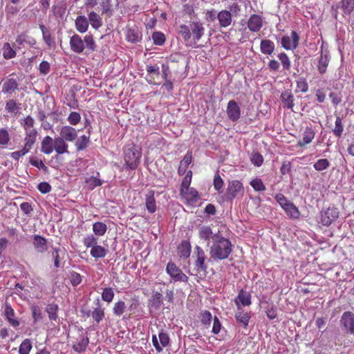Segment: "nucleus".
<instances>
[{
    "instance_id": "obj_1",
    "label": "nucleus",
    "mask_w": 354,
    "mask_h": 354,
    "mask_svg": "<svg viewBox=\"0 0 354 354\" xmlns=\"http://www.w3.org/2000/svg\"><path fill=\"white\" fill-rule=\"evenodd\" d=\"M232 244L229 239L221 234L216 236L209 248L210 259L214 261H221L229 257L232 252Z\"/></svg>"
},
{
    "instance_id": "obj_2",
    "label": "nucleus",
    "mask_w": 354,
    "mask_h": 354,
    "mask_svg": "<svg viewBox=\"0 0 354 354\" xmlns=\"http://www.w3.org/2000/svg\"><path fill=\"white\" fill-rule=\"evenodd\" d=\"M69 44L72 51L78 54L83 53L84 49L91 53L96 48L95 42L91 34L86 35L84 39L80 35L75 34L71 37Z\"/></svg>"
},
{
    "instance_id": "obj_3",
    "label": "nucleus",
    "mask_w": 354,
    "mask_h": 354,
    "mask_svg": "<svg viewBox=\"0 0 354 354\" xmlns=\"http://www.w3.org/2000/svg\"><path fill=\"white\" fill-rule=\"evenodd\" d=\"M141 153L137 146L132 144L125 147L124 149V166L127 168L134 170L140 162Z\"/></svg>"
},
{
    "instance_id": "obj_4",
    "label": "nucleus",
    "mask_w": 354,
    "mask_h": 354,
    "mask_svg": "<svg viewBox=\"0 0 354 354\" xmlns=\"http://www.w3.org/2000/svg\"><path fill=\"white\" fill-rule=\"evenodd\" d=\"M194 259V269L198 273L203 272L205 274L207 270L206 263L207 257L205 251L200 247L196 245L193 253Z\"/></svg>"
},
{
    "instance_id": "obj_5",
    "label": "nucleus",
    "mask_w": 354,
    "mask_h": 354,
    "mask_svg": "<svg viewBox=\"0 0 354 354\" xmlns=\"http://www.w3.org/2000/svg\"><path fill=\"white\" fill-rule=\"evenodd\" d=\"M166 272L174 282H188L189 277L172 261H169L167 264Z\"/></svg>"
},
{
    "instance_id": "obj_6",
    "label": "nucleus",
    "mask_w": 354,
    "mask_h": 354,
    "mask_svg": "<svg viewBox=\"0 0 354 354\" xmlns=\"http://www.w3.org/2000/svg\"><path fill=\"white\" fill-rule=\"evenodd\" d=\"M244 189L243 183L238 180H233L228 183L226 189V198L232 201L239 194L243 195Z\"/></svg>"
},
{
    "instance_id": "obj_7",
    "label": "nucleus",
    "mask_w": 354,
    "mask_h": 354,
    "mask_svg": "<svg viewBox=\"0 0 354 354\" xmlns=\"http://www.w3.org/2000/svg\"><path fill=\"white\" fill-rule=\"evenodd\" d=\"M342 329L348 334L354 335V313L344 312L340 319Z\"/></svg>"
},
{
    "instance_id": "obj_8",
    "label": "nucleus",
    "mask_w": 354,
    "mask_h": 354,
    "mask_svg": "<svg viewBox=\"0 0 354 354\" xmlns=\"http://www.w3.org/2000/svg\"><path fill=\"white\" fill-rule=\"evenodd\" d=\"M180 196L185 201L186 204L195 205L200 199L199 194L194 187L179 191Z\"/></svg>"
},
{
    "instance_id": "obj_9",
    "label": "nucleus",
    "mask_w": 354,
    "mask_h": 354,
    "mask_svg": "<svg viewBox=\"0 0 354 354\" xmlns=\"http://www.w3.org/2000/svg\"><path fill=\"white\" fill-rule=\"evenodd\" d=\"M147 73V82L151 84L160 85L162 78L160 73L159 67L157 66L147 65L146 68Z\"/></svg>"
},
{
    "instance_id": "obj_10",
    "label": "nucleus",
    "mask_w": 354,
    "mask_h": 354,
    "mask_svg": "<svg viewBox=\"0 0 354 354\" xmlns=\"http://www.w3.org/2000/svg\"><path fill=\"white\" fill-rule=\"evenodd\" d=\"M299 41V36L298 33L292 30L291 37L283 36L281 38V46L286 50H295L297 48Z\"/></svg>"
},
{
    "instance_id": "obj_11",
    "label": "nucleus",
    "mask_w": 354,
    "mask_h": 354,
    "mask_svg": "<svg viewBox=\"0 0 354 354\" xmlns=\"http://www.w3.org/2000/svg\"><path fill=\"white\" fill-rule=\"evenodd\" d=\"M191 28V36H193L194 44H190L192 47L196 46V42L199 41L205 34V28L200 21H192L189 24Z\"/></svg>"
},
{
    "instance_id": "obj_12",
    "label": "nucleus",
    "mask_w": 354,
    "mask_h": 354,
    "mask_svg": "<svg viewBox=\"0 0 354 354\" xmlns=\"http://www.w3.org/2000/svg\"><path fill=\"white\" fill-rule=\"evenodd\" d=\"M339 216V212L335 207H328L325 211L322 212L320 222L323 225L328 226L333 221Z\"/></svg>"
},
{
    "instance_id": "obj_13",
    "label": "nucleus",
    "mask_w": 354,
    "mask_h": 354,
    "mask_svg": "<svg viewBox=\"0 0 354 354\" xmlns=\"http://www.w3.org/2000/svg\"><path fill=\"white\" fill-rule=\"evenodd\" d=\"M263 26V18L261 15L252 14L247 21V27L252 32H258Z\"/></svg>"
},
{
    "instance_id": "obj_14",
    "label": "nucleus",
    "mask_w": 354,
    "mask_h": 354,
    "mask_svg": "<svg viewBox=\"0 0 354 354\" xmlns=\"http://www.w3.org/2000/svg\"><path fill=\"white\" fill-rule=\"evenodd\" d=\"M226 113L228 118L232 122L239 120L241 116V109L235 100H230L227 103Z\"/></svg>"
},
{
    "instance_id": "obj_15",
    "label": "nucleus",
    "mask_w": 354,
    "mask_h": 354,
    "mask_svg": "<svg viewBox=\"0 0 354 354\" xmlns=\"http://www.w3.org/2000/svg\"><path fill=\"white\" fill-rule=\"evenodd\" d=\"M19 88V84L14 78H7L1 82V92L8 96L12 95Z\"/></svg>"
},
{
    "instance_id": "obj_16",
    "label": "nucleus",
    "mask_w": 354,
    "mask_h": 354,
    "mask_svg": "<svg viewBox=\"0 0 354 354\" xmlns=\"http://www.w3.org/2000/svg\"><path fill=\"white\" fill-rule=\"evenodd\" d=\"M59 136H62L66 142H73L77 138V132L76 129L71 126H64L61 128Z\"/></svg>"
},
{
    "instance_id": "obj_17",
    "label": "nucleus",
    "mask_w": 354,
    "mask_h": 354,
    "mask_svg": "<svg viewBox=\"0 0 354 354\" xmlns=\"http://www.w3.org/2000/svg\"><path fill=\"white\" fill-rule=\"evenodd\" d=\"M221 233L218 231L214 233L212 227L209 225H203L198 230L199 238L205 241H209L210 239L214 242V236H220Z\"/></svg>"
},
{
    "instance_id": "obj_18",
    "label": "nucleus",
    "mask_w": 354,
    "mask_h": 354,
    "mask_svg": "<svg viewBox=\"0 0 354 354\" xmlns=\"http://www.w3.org/2000/svg\"><path fill=\"white\" fill-rule=\"evenodd\" d=\"M4 315L8 322L12 327H18L20 325L19 320L15 317V313L11 305L6 303L4 308Z\"/></svg>"
},
{
    "instance_id": "obj_19",
    "label": "nucleus",
    "mask_w": 354,
    "mask_h": 354,
    "mask_svg": "<svg viewBox=\"0 0 354 354\" xmlns=\"http://www.w3.org/2000/svg\"><path fill=\"white\" fill-rule=\"evenodd\" d=\"M216 18L221 28H227L230 26L232 21V15L230 11L227 10L220 11L217 14Z\"/></svg>"
},
{
    "instance_id": "obj_20",
    "label": "nucleus",
    "mask_w": 354,
    "mask_h": 354,
    "mask_svg": "<svg viewBox=\"0 0 354 354\" xmlns=\"http://www.w3.org/2000/svg\"><path fill=\"white\" fill-rule=\"evenodd\" d=\"M54 139V151L57 154L68 153V145L62 136H57Z\"/></svg>"
},
{
    "instance_id": "obj_21",
    "label": "nucleus",
    "mask_w": 354,
    "mask_h": 354,
    "mask_svg": "<svg viewBox=\"0 0 354 354\" xmlns=\"http://www.w3.org/2000/svg\"><path fill=\"white\" fill-rule=\"evenodd\" d=\"M234 303L236 306V308L238 306H241V305L243 306H248L251 304V295L249 292L247 291L243 290V289L241 290L237 297L234 299Z\"/></svg>"
},
{
    "instance_id": "obj_22",
    "label": "nucleus",
    "mask_w": 354,
    "mask_h": 354,
    "mask_svg": "<svg viewBox=\"0 0 354 354\" xmlns=\"http://www.w3.org/2000/svg\"><path fill=\"white\" fill-rule=\"evenodd\" d=\"M16 43L20 48L21 46H24L25 44L33 47L37 44V41L32 37L29 36L27 32H24L17 37Z\"/></svg>"
},
{
    "instance_id": "obj_23",
    "label": "nucleus",
    "mask_w": 354,
    "mask_h": 354,
    "mask_svg": "<svg viewBox=\"0 0 354 354\" xmlns=\"http://www.w3.org/2000/svg\"><path fill=\"white\" fill-rule=\"evenodd\" d=\"M39 27L42 33L43 40L48 46V48L50 49L54 48L55 46L56 43L55 38L51 35L49 28H48L43 24H40Z\"/></svg>"
},
{
    "instance_id": "obj_24",
    "label": "nucleus",
    "mask_w": 354,
    "mask_h": 354,
    "mask_svg": "<svg viewBox=\"0 0 354 354\" xmlns=\"http://www.w3.org/2000/svg\"><path fill=\"white\" fill-rule=\"evenodd\" d=\"M25 131V135H37V131L34 128L35 120L30 116H26L21 122Z\"/></svg>"
},
{
    "instance_id": "obj_25",
    "label": "nucleus",
    "mask_w": 354,
    "mask_h": 354,
    "mask_svg": "<svg viewBox=\"0 0 354 354\" xmlns=\"http://www.w3.org/2000/svg\"><path fill=\"white\" fill-rule=\"evenodd\" d=\"M89 343V339L87 336L80 335V337L76 339L75 342H73V349L77 352L82 353L86 351Z\"/></svg>"
},
{
    "instance_id": "obj_26",
    "label": "nucleus",
    "mask_w": 354,
    "mask_h": 354,
    "mask_svg": "<svg viewBox=\"0 0 354 354\" xmlns=\"http://www.w3.org/2000/svg\"><path fill=\"white\" fill-rule=\"evenodd\" d=\"M41 152L49 155L54 151V139L49 136H45L41 142Z\"/></svg>"
},
{
    "instance_id": "obj_27",
    "label": "nucleus",
    "mask_w": 354,
    "mask_h": 354,
    "mask_svg": "<svg viewBox=\"0 0 354 354\" xmlns=\"http://www.w3.org/2000/svg\"><path fill=\"white\" fill-rule=\"evenodd\" d=\"M251 316L250 313L245 311L241 306L236 308L235 318L237 322L241 324L245 328L248 326Z\"/></svg>"
},
{
    "instance_id": "obj_28",
    "label": "nucleus",
    "mask_w": 354,
    "mask_h": 354,
    "mask_svg": "<svg viewBox=\"0 0 354 354\" xmlns=\"http://www.w3.org/2000/svg\"><path fill=\"white\" fill-rule=\"evenodd\" d=\"M32 244L38 252L43 253L47 250V240L40 235H34Z\"/></svg>"
},
{
    "instance_id": "obj_29",
    "label": "nucleus",
    "mask_w": 354,
    "mask_h": 354,
    "mask_svg": "<svg viewBox=\"0 0 354 354\" xmlns=\"http://www.w3.org/2000/svg\"><path fill=\"white\" fill-rule=\"evenodd\" d=\"M145 206L147 211L151 214H153L156 211L157 206L153 190L149 191L146 194Z\"/></svg>"
},
{
    "instance_id": "obj_30",
    "label": "nucleus",
    "mask_w": 354,
    "mask_h": 354,
    "mask_svg": "<svg viewBox=\"0 0 354 354\" xmlns=\"http://www.w3.org/2000/svg\"><path fill=\"white\" fill-rule=\"evenodd\" d=\"M315 136V131L311 127H306L304 131L302 139L298 141L297 145L304 147L310 143Z\"/></svg>"
},
{
    "instance_id": "obj_31",
    "label": "nucleus",
    "mask_w": 354,
    "mask_h": 354,
    "mask_svg": "<svg viewBox=\"0 0 354 354\" xmlns=\"http://www.w3.org/2000/svg\"><path fill=\"white\" fill-rule=\"evenodd\" d=\"M192 161V153L190 151H188L183 160L180 162V165L178 167V173L180 176H183L187 171V169L188 166L191 164Z\"/></svg>"
},
{
    "instance_id": "obj_32",
    "label": "nucleus",
    "mask_w": 354,
    "mask_h": 354,
    "mask_svg": "<svg viewBox=\"0 0 354 354\" xmlns=\"http://www.w3.org/2000/svg\"><path fill=\"white\" fill-rule=\"evenodd\" d=\"M91 317L94 321L99 324L105 317L104 308L102 306L101 303L98 300L96 304V307L91 311Z\"/></svg>"
},
{
    "instance_id": "obj_33",
    "label": "nucleus",
    "mask_w": 354,
    "mask_h": 354,
    "mask_svg": "<svg viewBox=\"0 0 354 354\" xmlns=\"http://www.w3.org/2000/svg\"><path fill=\"white\" fill-rule=\"evenodd\" d=\"M281 100L284 108L292 109L295 106V98L290 91L287 90L282 93Z\"/></svg>"
},
{
    "instance_id": "obj_34",
    "label": "nucleus",
    "mask_w": 354,
    "mask_h": 354,
    "mask_svg": "<svg viewBox=\"0 0 354 354\" xmlns=\"http://www.w3.org/2000/svg\"><path fill=\"white\" fill-rule=\"evenodd\" d=\"M274 43L267 39H262L260 43L261 52L264 55H272L274 51Z\"/></svg>"
},
{
    "instance_id": "obj_35",
    "label": "nucleus",
    "mask_w": 354,
    "mask_h": 354,
    "mask_svg": "<svg viewBox=\"0 0 354 354\" xmlns=\"http://www.w3.org/2000/svg\"><path fill=\"white\" fill-rule=\"evenodd\" d=\"M88 24V19L84 15L78 16L75 21V28L80 33H84L87 31Z\"/></svg>"
},
{
    "instance_id": "obj_36",
    "label": "nucleus",
    "mask_w": 354,
    "mask_h": 354,
    "mask_svg": "<svg viewBox=\"0 0 354 354\" xmlns=\"http://www.w3.org/2000/svg\"><path fill=\"white\" fill-rule=\"evenodd\" d=\"M20 104L15 99H9L6 102L5 109L11 115H16L20 110Z\"/></svg>"
},
{
    "instance_id": "obj_37",
    "label": "nucleus",
    "mask_w": 354,
    "mask_h": 354,
    "mask_svg": "<svg viewBox=\"0 0 354 354\" xmlns=\"http://www.w3.org/2000/svg\"><path fill=\"white\" fill-rule=\"evenodd\" d=\"M191 244L188 241H183L178 246V254L180 257L187 258L191 254Z\"/></svg>"
},
{
    "instance_id": "obj_38",
    "label": "nucleus",
    "mask_w": 354,
    "mask_h": 354,
    "mask_svg": "<svg viewBox=\"0 0 354 354\" xmlns=\"http://www.w3.org/2000/svg\"><path fill=\"white\" fill-rule=\"evenodd\" d=\"M329 61H330V58H329L328 53H324L323 52H322L320 58L319 60V63L317 65L318 71L321 74H324L326 73V71L327 70V67L329 64Z\"/></svg>"
},
{
    "instance_id": "obj_39",
    "label": "nucleus",
    "mask_w": 354,
    "mask_h": 354,
    "mask_svg": "<svg viewBox=\"0 0 354 354\" xmlns=\"http://www.w3.org/2000/svg\"><path fill=\"white\" fill-rule=\"evenodd\" d=\"M286 214L292 219H297L300 216V212L298 208L292 203H290L283 209Z\"/></svg>"
},
{
    "instance_id": "obj_40",
    "label": "nucleus",
    "mask_w": 354,
    "mask_h": 354,
    "mask_svg": "<svg viewBox=\"0 0 354 354\" xmlns=\"http://www.w3.org/2000/svg\"><path fill=\"white\" fill-rule=\"evenodd\" d=\"M2 54L6 59H10L16 57L17 53L8 42L3 44L2 48Z\"/></svg>"
},
{
    "instance_id": "obj_41",
    "label": "nucleus",
    "mask_w": 354,
    "mask_h": 354,
    "mask_svg": "<svg viewBox=\"0 0 354 354\" xmlns=\"http://www.w3.org/2000/svg\"><path fill=\"white\" fill-rule=\"evenodd\" d=\"M88 22L91 23L92 27L95 29L99 28L102 25L101 17L94 11L88 14Z\"/></svg>"
},
{
    "instance_id": "obj_42",
    "label": "nucleus",
    "mask_w": 354,
    "mask_h": 354,
    "mask_svg": "<svg viewBox=\"0 0 354 354\" xmlns=\"http://www.w3.org/2000/svg\"><path fill=\"white\" fill-rule=\"evenodd\" d=\"M58 309H59V307L57 304L52 303V304H49L47 305L46 311L48 313V318L50 320H51V321L57 320V319L58 317V315H57Z\"/></svg>"
},
{
    "instance_id": "obj_43",
    "label": "nucleus",
    "mask_w": 354,
    "mask_h": 354,
    "mask_svg": "<svg viewBox=\"0 0 354 354\" xmlns=\"http://www.w3.org/2000/svg\"><path fill=\"white\" fill-rule=\"evenodd\" d=\"M162 295L159 292H154L149 300V304L151 306L155 308H159L162 304Z\"/></svg>"
},
{
    "instance_id": "obj_44",
    "label": "nucleus",
    "mask_w": 354,
    "mask_h": 354,
    "mask_svg": "<svg viewBox=\"0 0 354 354\" xmlns=\"http://www.w3.org/2000/svg\"><path fill=\"white\" fill-rule=\"evenodd\" d=\"M90 254L95 259L104 258L106 254V250L104 247L97 244L91 248Z\"/></svg>"
},
{
    "instance_id": "obj_45",
    "label": "nucleus",
    "mask_w": 354,
    "mask_h": 354,
    "mask_svg": "<svg viewBox=\"0 0 354 354\" xmlns=\"http://www.w3.org/2000/svg\"><path fill=\"white\" fill-rule=\"evenodd\" d=\"M107 230V226L102 222H95L93 225V231L96 236L104 235Z\"/></svg>"
},
{
    "instance_id": "obj_46",
    "label": "nucleus",
    "mask_w": 354,
    "mask_h": 354,
    "mask_svg": "<svg viewBox=\"0 0 354 354\" xmlns=\"http://www.w3.org/2000/svg\"><path fill=\"white\" fill-rule=\"evenodd\" d=\"M90 142L89 136L84 135L75 141V147L77 151H82L85 149Z\"/></svg>"
},
{
    "instance_id": "obj_47",
    "label": "nucleus",
    "mask_w": 354,
    "mask_h": 354,
    "mask_svg": "<svg viewBox=\"0 0 354 354\" xmlns=\"http://www.w3.org/2000/svg\"><path fill=\"white\" fill-rule=\"evenodd\" d=\"M333 134L337 138H341L344 131V125L342 123V119L337 116L335 122V127L332 130Z\"/></svg>"
},
{
    "instance_id": "obj_48",
    "label": "nucleus",
    "mask_w": 354,
    "mask_h": 354,
    "mask_svg": "<svg viewBox=\"0 0 354 354\" xmlns=\"http://www.w3.org/2000/svg\"><path fill=\"white\" fill-rule=\"evenodd\" d=\"M32 348L30 339H25L19 345V354H29Z\"/></svg>"
},
{
    "instance_id": "obj_49",
    "label": "nucleus",
    "mask_w": 354,
    "mask_h": 354,
    "mask_svg": "<svg viewBox=\"0 0 354 354\" xmlns=\"http://www.w3.org/2000/svg\"><path fill=\"white\" fill-rule=\"evenodd\" d=\"M330 165L329 160L326 158L319 159L313 165L314 169L317 171L327 169Z\"/></svg>"
},
{
    "instance_id": "obj_50",
    "label": "nucleus",
    "mask_w": 354,
    "mask_h": 354,
    "mask_svg": "<svg viewBox=\"0 0 354 354\" xmlns=\"http://www.w3.org/2000/svg\"><path fill=\"white\" fill-rule=\"evenodd\" d=\"M190 26L182 24L179 26L178 34L183 37L185 41H188L191 39Z\"/></svg>"
},
{
    "instance_id": "obj_51",
    "label": "nucleus",
    "mask_w": 354,
    "mask_h": 354,
    "mask_svg": "<svg viewBox=\"0 0 354 354\" xmlns=\"http://www.w3.org/2000/svg\"><path fill=\"white\" fill-rule=\"evenodd\" d=\"M37 135H25L24 149L29 152L36 142Z\"/></svg>"
},
{
    "instance_id": "obj_52",
    "label": "nucleus",
    "mask_w": 354,
    "mask_h": 354,
    "mask_svg": "<svg viewBox=\"0 0 354 354\" xmlns=\"http://www.w3.org/2000/svg\"><path fill=\"white\" fill-rule=\"evenodd\" d=\"M297 91L306 93L308 90V84L304 77H299L296 80Z\"/></svg>"
},
{
    "instance_id": "obj_53",
    "label": "nucleus",
    "mask_w": 354,
    "mask_h": 354,
    "mask_svg": "<svg viewBox=\"0 0 354 354\" xmlns=\"http://www.w3.org/2000/svg\"><path fill=\"white\" fill-rule=\"evenodd\" d=\"M250 185L256 192H263L266 189L261 179L259 178L252 179L250 181Z\"/></svg>"
},
{
    "instance_id": "obj_54",
    "label": "nucleus",
    "mask_w": 354,
    "mask_h": 354,
    "mask_svg": "<svg viewBox=\"0 0 354 354\" xmlns=\"http://www.w3.org/2000/svg\"><path fill=\"white\" fill-rule=\"evenodd\" d=\"M153 44L157 46H162L166 40L165 35L161 32H154L152 34Z\"/></svg>"
},
{
    "instance_id": "obj_55",
    "label": "nucleus",
    "mask_w": 354,
    "mask_h": 354,
    "mask_svg": "<svg viewBox=\"0 0 354 354\" xmlns=\"http://www.w3.org/2000/svg\"><path fill=\"white\" fill-rule=\"evenodd\" d=\"M114 291L112 288H105L102 292V299L103 301L110 303L114 297Z\"/></svg>"
},
{
    "instance_id": "obj_56",
    "label": "nucleus",
    "mask_w": 354,
    "mask_h": 354,
    "mask_svg": "<svg viewBox=\"0 0 354 354\" xmlns=\"http://www.w3.org/2000/svg\"><path fill=\"white\" fill-rule=\"evenodd\" d=\"M278 57L282 64L283 69L289 71L291 67V62L287 54L285 53H281L278 55Z\"/></svg>"
},
{
    "instance_id": "obj_57",
    "label": "nucleus",
    "mask_w": 354,
    "mask_h": 354,
    "mask_svg": "<svg viewBox=\"0 0 354 354\" xmlns=\"http://www.w3.org/2000/svg\"><path fill=\"white\" fill-rule=\"evenodd\" d=\"M29 162L31 165L38 168L39 169H41L45 172L48 171V168L45 165L41 160H39L36 158L31 157L30 158Z\"/></svg>"
},
{
    "instance_id": "obj_58",
    "label": "nucleus",
    "mask_w": 354,
    "mask_h": 354,
    "mask_svg": "<svg viewBox=\"0 0 354 354\" xmlns=\"http://www.w3.org/2000/svg\"><path fill=\"white\" fill-rule=\"evenodd\" d=\"M192 171L191 170H189L187 172L185 176L183 178V179L182 180L180 190L191 188L190 184L192 183Z\"/></svg>"
},
{
    "instance_id": "obj_59",
    "label": "nucleus",
    "mask_w": 354,
    "mask_h": 354,
    "mask_svg": "<svg viewBox=\"0 0 354 354\" xmlns=\"http://www.w3.org/2000/svg\"><path fill=\"white\" fill-rule=\"evenodd\" d=\"M342 9L346 15H350L354 8V0H342Z\"/></svg>"
},
{
    "instance_id": "obj_60",
    "label": "nucleus",
    "mask_w": 354,
    "mask_h": 354,
    "mask_svg": "<svg viewBox=\"0 0 354 354\" xmlns=\"http://www.w3.org/2000/svg\"><path fill=\"white\" fill-rule=\"evenodd\" d=\"M251 162L257 167H260L263 162V157L259 152H253L250 158Z\"/></svg>"
},
{
    "instance_id": "obj_61",
    "label": "nucleus",
    "mask_w": 354,
    "mask_h": 354,
    "mask_svg": "<svg viewBox=\"0 0 354 354\" xmlns=\"http://www.w3.org/2000/svg\"><path fill=\"white\" fill-rule=\"evenodd\" d=\"M126 308L125 303L122 301H119L114 304L113 310V313L117 316H120L123 314Z\"/></svg>"
},
{
    "instance_id": "obj_62",
    "label": "nucleus",
    "mask_w": 354,
    "mask_h": 354,
    "mask_svg": "<svg viewBox=\"0 0 354 354\" xmlns=\"http://www.w3.org/2000/svg\"><path fill=\"white\" fill-rule=\"evenodd\" d=\"M69 280L73 286H77L82 282V276L76 272H71L68 276Z\"/></svg>"
},
{
    "instance_id": "obj_63",
    "label": "nucleus",
    "mask_w": 354,
    "mask_h": 354,
    "mask_svg": "<svg viewBox=\"0 0 354 354\" xmlns=\"http://www.w3.org/2000/svg\"><path fill=\"white\" fill-rule=\"evenodd\" d=\"M67 120L70 124L75 126L80 122L81 115L77 112L72 111L68 116Z\"/></svg>"
},
{
    "instance_id": "obj_64",
    "label": "nucleus",
    "mask_w": 354,
    "mask_h": 354,
    "mask_svg": "<svg viewBox=\"0 0 354 354\" xmlns=\"http://www.w3.org/2000/svg\"><path fill=\"white\" fill-rule=\"evenodd\" d=\"M212 319V314L208 310H205L201 314V321L204 325L209 326Z\"/></svg>"
}]
</instances>
